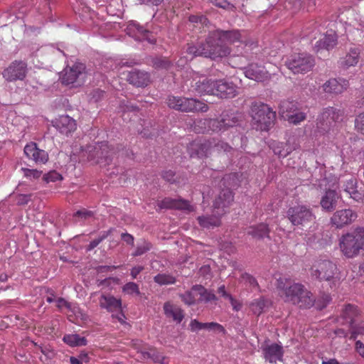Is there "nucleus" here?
<instances>
[{
	"label": "nucleus",
	"instance_id": "nucleus-45",
	"mask_svg": "<svg viewBox=\"0 0 364 364\" xmlns=\"http://www.w3.org/2000/svg\"><path fill=\"white\" fill-rule=\"evenodd\" d=\"M152 66L157 70H168L171 66V63L166 58L159 57L152 60Z\"/></svg>",
	"mask_w": 364,
	"mask_h": 364
},
{
	"label": "nucleus",
	"instance_id": "nucleus-43",
	"mask_svg": "<svg viewBox=\"0 0 364 364\" xmlns=\"http://www.w3.org/2000/svg\"><path fill=\"white\" fill-rule=\"evenodd\" d=\"M198 290H193V287L191 288L190 291H186L184 294H181L179 295L182 301L188 306L193 305L196 303L198 299L197 298Z\"/></svg>",
	"mask_w": 364,
	"mask_h": 364
},
{
	"label": "nucleus",
	"instance_id": "nucleus-52",
	"mask_svg": "<svg viewBox=\"0 0 364 364\" xmlns=\"http://www.w3.org/2000/svg\"><path fill=\"white\" fill-rule=\"evenodd\" d=\"M143 356L144 358H151L154 363H161V364L164 363V360L165 358L154 350H152L148 353H145L143 355Z\"/></svg>",
	"mask_w": 364,
	"mask_h": 364
},
{
	"label": "nucleus",
	"instance_id": "nucleus-28",
	"mask_svg": "<svg viewBox=\"0 0 364 364\" xmlns=\"http://www.w3.org/2000/svg\"><path fill=\"white\" fill-rule=\"evenodd\" d=\"M358 315V309L356 306L352 304H347L344 306L338 322L343 326H347L348 329L353 328L355 323V318Z\"/></svg>",
	"mask_w": 364,
	"mask_h": 364
},
{
	"label": "nucleus",
	"instance_id": "nucleus-36",
	"mask_svg": "<svg viewBox=\"0 0 364 364\" xmlns=\"http://www.w3.org/2000/svg\"><path fill=\"white\" fill-rule=\"evenodd\" d=\"M298 110V102L293 100H283L279 106V113L284 119Z\"/></svg>",
	"mask_w": 364,
	"mask_h": 364
},
{
	"label": "nucleus",
	"instance_id": "nucleus-24",
	"mask_svg": "<svg viewBox=\"0 0 364 364\" xmlns=\"http://www.w3.org/2000/svg\"><path fill=\"white\" fill-rule=\"evenodd\" d=\"M245 75L247 77L257 82H263L269 78V73L264 66L252 63L245 68Z\"/></svg>",
	"mask_w": 364,
	"mask_h": 364
},
{
	"label": "nucleus",
	"instance_id": "nucleus-40",
	"mask_svg": "<svg viewBox=\"0 0 364 364\" xmlns=\"http://www.w3.org/2000/svg\"><path fill=\"white\" fill-rule=\"evenodd\" d=\"M343 115V109L331 107L324 109V117L331 116V120L333 123L342 121Z\"/></svg>",
	"mask_w": 364,
	"mask_h": 364
},
{
	"label": "nucleus",
	"instance_id": "nucleus-27",
	"mask_svg": "<svg viewBox=\"0 0 364 364\" xmlns=\"http://www.w3.org/2000/svg\"><path fill=\"white\" fill-rule=\"evenodd\" d=\"M127 81L136 87H144L149 85L150 75L146 72L134 70L129 73Z\"/></svg>",
	"mask_w": 364,
	"mask_h": 364
},
{
	"label": "nucleus",
	"instance_id": "nucleus-34",
	"mask_svg": "<svg viewBox=\"0 0 364 364\" xmlns=\"http://www.w3.org/2000/svg\"><path fill=\"white\" fill-rule=\"evenodd\" d=\"M221 217L213 211L212 215L198 216L197 220L201 228L210 229L220 226Z\"/></svg>",
	"mask_w": 364,
	"mask_h": 364
},
{
	"label": "nucleus",
	"instance_id": "nucleus-64",
	"mask_svg": "<svg viewBox=\"0 0 364 364\" xmlns=\"http://www.w3.org/2000/svg\"><path fill=\"white\" fill-rule=\"evenodd\" d=\"M356 352L363 358H364V340L358 339L355 345Z\"/></svg>",
	"mask_w": 364,
	"mask_h": 364
},
{
	"label": "nucleus",
	"instance_id": "nucleus-20",
	"mask_svg": "<svg viewBox=\"0 0 364 364\" xmlns=\"http://www.w3.org/2000/svg\"><path fill=\"white\" fill-rule=\"evenodd\" d=\"M188 26L189 28H192L196 33L209 34L211 29V24L208 19L203 15H191L188 18Z\"/></svg>",
	"mask_w": 364,
	"mask_h": 364
},
{
	"label": "nucleus",
	"instance_id": "nucleus-11",
	"mask_svg": "<svg viewBox=\"0 0 364 364\" xmlns=\"http://www.w3.org/2000/svg\"><path fill=\"white\" fill-rule=\"evenodd\" d=\"M287 218L295 226H305L316 219L311 208L304 205L289 208L287 211Z\"/></svg>",
	"mask_w": 364,
	"mask_h": 364
},
{
	"label": "nucleus",
	"instance_id": "nucleus-33",
	"mask_svg": "<svg viewBox=\"0 0 364 364\" xmlns=\"http://www.w3.org/2000/svg\"><path fill=\"white\" fill-rule=\"evenodd\" d=\"M215 85V80H212L207 78L199 80L195 82V85H192L193 90L200 95H213V87Z\"/></svg>",
	"mask_w": 364,
	"mask_h": 364
},
{
	"label": "nucleus",
	"instance_id": "nucleus-44",
	"mask_svg": "<svg viewBox=\"0 0 364 364\" xmlns=\"http://www.w3.org/2000/svg\"><path fill=\"white\" fill-rule=\"evenodd\" d=\"M154 281L159 285H168L175 284L176 279L169 274H158L154 277Z\"/></svg>",
	"mask_w": 364,
	"mask_h": 364
},
{
	"label": "nucleus",
	"instance_id": "nucleus-53",
	"mask_svg": "<svg viewBox=\"0 0 364 364\" xmlns=\"http://www.w3.org/2000/svg\"><path fill=\"white\" fill-rule=\"evenodd\" d=\"M63 179L62 176L55 171H51L43 176V180L46 183L55 182Z\"/></svg>",
	"mask_w": 364,
	"mask_h": 364
},
{
	"label": "nucleus",
	"instance_id": "nucleus-60",
	"mask_svg": "<svg viewBox=\"0 0 364 364\" xmlns=\"http://www.w3.org/2000/svg\"><path fill=\"white\" fill-rule=\"evenodd\" d=\"M349 196L351 198L357 202L363 201L364 199V189H358L357 188L353 191V192H351Z\"/></svg>",
	"mask_w": 364,
	"mask_h": 364
},
{
	"label": "nucleus",
	"instance_id": "nucleus-49",
	"mask_svg": "<svg viewBox=\"0 0 364 364\" xmlns=\"http://www.w3.org/2000/svg\"><path fill=\"white\" fill-rule=\"evenodd\" d=\"M351 329L350 339L356 340L358 336H360V339L364 340V322H361L358 326L353 325Z\"/></svg>",
	"mask_w": 364,
	"mask_h": 364
},
{
	"label": "nucleus",
	"instance_id": "nucleus-47",
	"mask_svg": "<svg viewBox=\"0 0 364 364\" xmlns=\"http://www.w3.org/2000/svg\"><path fill=\"white\" fill-rule=\"evenodd\" d=\"M123 292L129 295H139L140 291L139 285L134 282H130L125 284L122 287Z\"/></svg>",
	"mask_w": 364,
	"mask_h": 364
},
{
	"label": "nucleus",
	"instance_id": "nucleus-16",
	"mask_svg": "<svg viewBox=\"0 0 364 364\" xmlns=\"http://www.w3.org/2000/svg\"><path fill=\"white\" fill-rule=\"evenodd\" d=\"M27 65L23 61H14L4 71L3 76L8 81L22 80L26 76Z\"/></svg>",
	"mask_w": 364,
	"mask_h": 364
},
{
	"label": "nucleus",
	"instance_id": "nucleus-37",
	"mask_svg": "<svg viewBox=\"0 0 364 364\" xmlns=\"http://www.w3.org/2000/svg\"><path fill=\"white\" fill-rule=\"evenodd\" d=\"M331 116L324 117V110L318 117L316 120V130L320 134L328 132L333 122L331 120Z\"/></svg>",
	"mask_w": 364,
	"mask_h": 364
},
{
	"label": "nucleus",
	"instance_id": "nucleus-26",
	"mask_svg": "<svg viewBox=\"0 0 364 364\" xmlns=\"http://www.w3.org/2000/svg\"><path fill=\"white\" fill-rule=\"evenodd\" d=\"M163 309L166 318L172 319L176 323H180L184 318L183 310L171 301L165 302Z\"/></svg>",
	"mask_w": 364,
	"mask_h": 364
},
{
	"label": "nucleus",
	"instance_id": "nucleus-7",
	"mask_svg": "<svg viewBox=\"0 0 364 364\" xmlns=\"http://www.w3.org/2000/svg\"><path fill=\"white\" fill-rule=\"evenodd\" d=\"M87 78L86 66L81 63H75L71 66H66L60 76L62 84L74 87L82 86L86 82Z\"/></svg>",
	"mask_w": 364,
	"mask_h": 364
},
{
	"label": "nucleus",
	"instance_id": "nucleus-50",
	"mask_svg": "<svg viewBox=\"0 0 364 364\" xmlns=\"http://www.w3.org/2000/svg\"><path fill=\"white\" fill-rule=\"evenodd\" d=\"M151 248V243L146 240H144L141 244H139L137 245L136 249L135 252L132 253V255L134 257L140 256L150 250Z\"/></svg>",
	"mask_w": 364,
	"mask_h": 364
},
{
	"label": "nucleus",
	"instance_id": "nucleus-61",
	"mask_svg": "<svg viewBox=\"0 0 364 364\" xmlns=\"http://www.w3.org/2000/svg\"><path fill=\"white\" fill-rule=\"evenodd\" d=\"M331 300V298L329 294H323V296L316 301L317 307L320 309L325 308Z\"/></svg>",
	"mask_w": 364,
	"mask_h": 364
},
{
	"label": "nucleus",
	"instance_id": "nucleus-23",
	"mask_svg": "<svg viewBox=\"0 0 364 364\" xmlns=\"http://www.w3.org/2000/svg\"><path fill=\"white\" fill-rule=\"evenodd\" d=\"M348 86V80L346 79L331 78L323 84V89L326 93L338 95L346 90Z\"/></svg>",
	"mask_w": 364,
	"mask_h": 364
},
{
	"label": "nucleus",
	"instance_id": "nucleus-41",
	"mask_svg": "<svg viewBox=\"0 0 364 364\" xmlns=\"http://www.w3.org/2000/svg\"><path fill=\"white\" fill-rule=\"evenodd\" d=\"M193 290H198V294L200 296L198 300L208 302L217 299L216 296L213 292L208 291L202 285H194Z\"/></svg>",
	"mask_w": 364,
	"mask_h": 364
},
{
	"label": "nucleus",
	"instance_id": "nucleus-1",
	"mask_svg": "<svg viewBox=\"0 0 364 364\" xmlns=\"http://www.w3.org/2000/svg\"><path fill=\"white\" fill-rule=\"evenodd\" d=\"M243 33L237 29H214L209 32L204 41L198 42L196 45L188 44L186 52L193 56H203L213 60L226 57L231 53L228 43H241L247 45Z\"/></svg>",
	"mask_w": 364,
	"mask_h": 364
},
{
	"label": "nucleus",
	"instance_id": "nucleus-13",
	"mask_svg": "<svg viewBox=\"0 0 364 364\" xmlns=\"http://www.w3.org/2000/svg\"><path fill=\"white\" fill-rule=\"evenodd\" d=\"M358 218L357 213L350 208L336 211L330 219L331 224L336 228H342L354 222Z\"/></svg>",
	"mask_w": 364,
	"mask_h": 364
},
{
	"label": "nucleus",
	"instance_id": "nucleus-25",
	"mask_svg": "<svg viewBox=\"0 0 364 364\" xmlns=\"http://www.w3.org/2000/svg\"><path fill=\"white\" fill-rule=\"evenodd\" d=\"M341 198L340 194L334 190H328L321 197L320 204L323 210L331 212L337 206L338 200Z\"/></svg>",
	"mask_w": 364,
	"mask_h": 364
},
{
	"label": "nucleus",
	"instance_id": "nucleus-4",
	"mask_svg": "<svg viewBox=\"0 0 364 364\" xmlns=\"http://www.w3.org/2000/svg\"><path fill=\"white\" fill-rule=\"evenodd\" d=\"M82 157H87V161H93L103 166L109 164L112 157L120 151L119 146L114 148L107 142L103 141L96 145H88L86 149H82Z\"/></svg>",
	"mask_w": 364,
	"mask_h": 364
},
{
	"label": "nucleus",
	"instance_id": "nucleus-19",
	"mask_svg": "<svg viewBox=\"0 0 364 364\" xmlns=\"http://www.w3.org/2000/svg\"><path fill=\"white\" fill-rule=\"evenodd\" d=\"M157 205L160 209H176L180 210L193 211V207L189 201L183 198H164L157 202Z\"/></svg>",
	"mask_w": 364,
	"mask_h": 364
},
{
	"label": "nucleus",
	"instance_id": "nucleus-8",
	"mask_svg": "<svg viewBox=\"0 0 364 364\" xmlns=\"http://www.w3.org/2000/svg\"><path fill=\"white\" fill-rule=\"evenodd\" d=\"M212 149H215L217 151H223L225 152H229L232 149V147L224 141L215 143V141L210 140L204 141L195 140L190 143L188 146V151L191 157L196 156L203 158L207 156Z\"/></svg>",
	"mask_w": 364,
	"mask_h": 364
},
{
	"label": "nucleus",
	"instance_id": "nucleus-58",
	"mask_svg": "<svg viewBox=\"0 0 364 364\" xmlns=\"http://www.w3.org/2000/svg\"><path fill=\"white\" fill-rule=\"evenodd\" d=\"M109 231H108L107 232H104L100 237L91 241L90 242V244L88 245L87 250L90 251V250H93L94 248H95L103 240L107 238V237L109 235Z\"/></svg>",
	"mask_w": 364,
	"mask_h": 364
},
{
	"label": "nucleus",
	"instance_id": "nucleus-2",
	"mask_svg": "<svg viewBox=\"0 0 364 364\" xmlns=\"http://www.w3.org/2000/svg\"><path fill=\"white\" fill-rule=\"evenodd\" d=\"M287 279L279 278L277 281V287L282 291L281 296H284V301L300 308L309 309L311 307L316 300L311 291H308L304 285L294 283L287 286Z\"/></svg>",
	"mask_w": 364,
	"mask_h": 364
},
{
	"label": "nucleus",
	"instance_id": "nucleus-31",
	"mask_svg": "<svg viewBox=\"0 0 364 364\" xmlns=\"http://www.w3.org/2000/svg\"><path fill=\"white\" fill-rule=\"evenodd\" d=\"M337 43V36L333 31H327L326 34L316 42L315 50L318 52L320 49L329 50L333 48Z\"/></svg>",
	"mask_w": 364,
	"mask_h": 364
},
{
	"label": "nucleus",
	"instance_id": "nucleus-18",
	"mask_svg": "<svg viewBox=\"0 0 364 364\" xmlns=\"http://www.w3.org/2000/svg\"><path fill=\"white\" fill-rule=\"evenodd\" d=\"M53 126L61 134L69 136L77 129L75 119L68 115H61L52 121Z\"/></svg>",
	"mask_w": 364,
	"mask_h": 364
},
{
	"label": "nucleus",
	"instance_id": "nucleus-62",
	"mask_svg": "<svg viewBox=\"0 0 364 364\" xmlns=\"http://www.w3.org/2000/svg\"><path fill=\"white\" fill-rule=\"evenodd\" d=\"M31 198V194H18L16 197V203L18 205H24L30 201Z\"/></svg>",
	"mask_w": 364,
	"mask_h": 364
},
{
	"label": "nucleus",
	"instance_id": "nucleus-39",
	"mask_svg": "<svg viewBox=\"0 0 364 364\" xmlns=\"http://www.w3.org/2000/svg\"><path fill=\"white\" fill-rule=\"evenodd\" d=\"M56 306L58 307V309L60 310V311H62L63 309L65 308L67 309L69 311L75 314H80L81 316H82V318H85V315H82V314L80 312V309L72 304L71 303L67 301L65 299L62 298V297H59L56 299Z\"/></svg>",
	"mask_w": 364,
	"mask_h": 364
},
{
	"label": "nucleus",
	"instance_id": "nucleus-35",
	"mask_svg": "<svg viewBox=\"0 0 364 364\" xmlns=\"http://www.w3.org/2000/svg\"><path fill=\"white\" fill-rule=\"evenodd\" d=\"M360 50L357 48H350L346 56L341 60V65L345 68L355 66L360 60Z\"/></svg>",
	"mask_w": 364,
	"mask_h": 364
},
{
	"label": "nucleus",
	"instance_id": "nucleus-42",
	"mask_svg": "<svg viewBox=\"0 0 364 364\" xmlns=\"http://www.w3.org/2000/svg\"><path fill=\"white\" fill-rule=\"evenodd\" d=\"M267 303V301L266 299L260 297L253 300L250 304V308L254 314L259 316L263 312Z\"/></svg>",
	"mask_w": 364,
	"mask_h": 364
},
{
	"label": "nucleus",
	"instance_id": "nucleus-3",
	"mask_svg": "<svg viewBox=\"0 0 364 364\" xmlns=\"http://www.w3.org/2000/svg\"><path fill=\"white\" fill-rule=\"evenodd\" d=\"M341 253L347 258H354L364 253V228H356L341 235L338 240Z\"/></svg>",
	"mask_w": 364,
	"mask_h": 364
},
{
	"label": "nucleus",
	"instance_id": "nucleus-5",
	"mask_svg": "<svg viewBox=\"0 0 364 364\" xmlns=\"http://www.w3.org/2000/svg\"><path fill=\"white\" fill-rule=\"evenodd\" d=\"M311 275L319 281L329 282L331 287H335L339 281L337 265L329 259L316 260L310 269Z\"/></svg>",
	"mask_w": 364,
	"mask_h": 364
},
{
	"label": "nucleus",
	"instance_id": "nucleus-46",
	"mask_svg": "<svg viewBox=\"0 0 364 364\" xmlns=\"http://www.w3.org/2000/svg\"><path fill=\"white\" fill-rule=\"evenodd\" d=\"M306 118V115L303 112H299V110L293 112L291 114V115H289V117L287 118V120L293 124H299L301 122H304Z\"/></svg>",
	"mask_w": 364,
	"mask_h": 364
},
{
	"label": "nucleus",
	"instance_id": "nucleus-22",
	"mask_svg": "<svg viewBox=\"0 0 364 364\" xmlns=\"http://www.w3.org/2000/svg\"><path fill=\"white\" fill-rule=\"evenodd\" d=\"M181 104L180 105L179 111L183 112H205L208 110V106L205 102L200 100L188 98L183 97L182 100H180Z\"/></svg>",
	"mask_w": 364,
	"mask_h": 364
},
{
	"label": "nucleus",
	"instance_id": "nucleus-32",
	"mask_svg": "<svg viewBox=\"0 0 364 364\" xmlns=\"http://www.w3.org/2000/svg\"><path fill=\"white\" fill-rule=\"evenodd\" d=\"M269 225L266 223H259L257 225L250 226L247 230V234L257 240L269 238Z\"/></svg>",
	"mask_w": 364,
	"mask_h": 364
},
{
	"label": "nucleus",
	"instance_id": "nucleus-29",
	"mask_svg": "<svg viewBox=\"0 0 364 364\" xmlns=\"http://www.w3.org/2000/svg\"><path fill=\"white\" fill-rule=\"evenodd\" d=\"M190 329L192 332H197L202 329L213 331L223 334L225 333V328L220 323L216 322L201 323L196 319H192L189 324Z\"/></svg>",
	"mask_w": 364,
	"mask_h": 364
},
{
	"label": "nucleus",
	"instance_id": "nucleus-21",
	"mask_svg": "<svg viewBox=\"0 0 364 364\" xmlns=\"http://www.w3.org/2000/svg\"><path fill=\"white\" fill-rule=\"evenodd\" d=\"M23 151L28 159L33 160L36 164H46L48 160V153L38 149L37 144L34 142L26 144Z\"/></svg>",
	"mask_w": 364,
	"mask_h": 364
},
{
	"label": "nucleus",
	"instance_id": "nucleus-12",
	"mask_svg": "<svg viewBox=\"0 0 364 364\" xmlns=\"http://www.w3.org/2000/svg\"><path fill=\"white\" fill-rule=\"evenodd\" d=\"M261 349L266 362L270 364H277L278 361H283L284 349L282 346L265 341L262 345Z\"/></svg>",
	"mask_w": 364,
	"mask_h": 364
},
{
	"label": "nucleus",
	"instance_id": "nucleus-54",
	"mask_svg": "<svg viewBox=\"0 0 364 364\" xmlns=\"http://www.w3.org/2000/svg\"><path fill=\"white\" fill-rule=\"evenodd\" d=\"M24 176L30 179H37L41 177L42 171L37 169L22 168Z\"/></svg>",
	"mask_w": 364,
	"mask_h": 364
},
{
	"label": "nucleus",
	"instance_id": "nucleus-17",
	"mask_svg": "<svg viewBox=\"0 0 364 364\" xmlns=\"http://www.w3.org/2000/svg\"><path fill=\"white\" fill-rule=\"evenodd\" d=\"M127 33L136 41H146L151 44L156 42V38L153 34L136 22H132L128 25Z\"/></svg>",
	"mask_w": 364,
	"mask_h": 364
},
{
	"label": "nucleus",
	"instance_id": "nucleus-59",
	"mask_svg": "<svg viewBox=\"0 0 364 364\" xmlns=\"http://www.w3.org/2000/svg\"><path fill=\"white\" fill-rule=\"evenodd\" d=\"M105 92L100 89H95L90 93V99L95 102L100 101L105 97Z\"/></svg>",
	"mask_w": 364,
	"mask_h": 364
},
{
	"label": "nucleus",
	"instance_id": "nucleus-57",
	"mask_svg": "<svg viewBox=\"0 0 364 364\" xmlns=\"http://www.w3.org/2000/svg\"><path fill=\"white\" fill-rule=\"evenodd\" d=\"M241 278L243 282L248 284L250 287L255 288L258 287V283L255 277L247 273H244L242 274Z\"/></svg>",
	"mask_w": 364,
	"mask_h": 364
},
{
	"label": "nucleus",
	"instance_id": "nucleus-63",
	"mask_svg": "<svg viewBox=\"0 0 364 364\" xmlns=\"http://www.w3.org/2000/svg\"><path fill=\"white\" fill-rule=\"evenodd\" d=\"M161 176L164 180L171 183H174L176 182V180L175 179V173L171 170L163 172Z\"/></svg>",
	"mask_w": 364,
	"mask_h": 364
},
{
	"label": "nucleus",
	"instance_id": "nucleus-56",
	"mask_svg": "<svg viewBox=\"0 0 364 364\" xmlns=\"http://www.w3.org/2000/svg\"><path fill=\"white\" fill-rule=\"evenodd\" d=\"M357 188V181L355 178H351L344 185V191L347 193L348 195L350 194L351 192H353L354 190Z\"/></svg>",
	"mask_w": 364,
	"mask_h": 364
},
{
	"label": "nucleus",
	"instance_id": "nucleus-15",
	"mask_svg": "<svg viewBox=\"0 0 364 364\" xmlns=\"http://www.w3.org/2000/svg\"><path fill=\"white\" fill-rule=\"evenodd\" d=\"M233 194L230 189L223 190L213 203V210L218 215L223 216L228 211L233 201Z\"/></svg>",
	"mask_w": 364,
	"mask_h": 364
},
{
	"label": "nucleus",
	"instance_id": "nucleus-14",
	"mask_svg": "<svg viewBox=\"0 0 364 364\" xmlns=\"http://www.w3.org/2000/svg\"><path fill=\"white\" fill-rule=\"evenodd\" d=\"M238 87L226 80H215L213 95L221 99L233 98L237 95Z\"/></svg>",
	"mask_w": 364,
	"mask_h": 364
},
{
	"label": "nucleus",
	"instance_id": "nucleus-48",
	"mask_svg": "<svg viewBox=\"0 0 364 364\" xmlns=\"http://www.w3.org/2000/svg\"><path fill=\"white\" fill-rule=\"evenodd\" d=\"M354 127L358 133L364 136V111L355 117Z\"/></svg>",
	"mask_w": 364,
	"mask_h": 364
},
{
	"label": "nucleus",
	"instance_id": "nucleus-9",
	"mask_svg": "<svg viewBox=\"0 0 364 364\" xmlns=\"http://www.w3.org/2000/svg\"><path fill=\"white\" fill-rule=\"evenodd\" d=\"M241 118L242 115L239 113L224 112L220 119H205L203 124L208 127V130L224 132L230 127L237 126Z\"/></svg>",
	"mask_w": 364,
	"mask_h": 364
},
{
	"label": "nucleus",
	"instance_id": "nucleus-10",
	"mask_svg": "<svg viewBox=\"0 0 364 364\" xmlns=\"http://www.w3.org/2000/svg\"><path fill=\"white\" fill-rule=\"evenodd\" d=\"M314 58L307 53H294L286 61L287 67L294 74H304L312 70Z\"/></svg>",
	"mask_w": 364,
	"mask_h": 364
},
{
	"label": "nucleus",
	"instance_id": "nucleus-6",
	"mask_svg": "<svg viewBox=\"0 0 364 364\" xmlns=\"http://www.w3.org/2000/svg\"><path fill=\"white\" fill-rule=\"evenodd\" d=\"M252 117L255 128L267 132L274 123L276 112L266 104L255 103L252 107Z\"/></svg>",
	"mask_w": 364,
	"mask_h": 364
},
{
	"label": "nucleus",
	"instance_id": "nucleus-51",
	"mask_svg": "<svg viewBox=\"0 0 364 364\" xmlns=\"http://www.w3.org/2000/svg\"><path fill=\"white\" fill-rule=\"evenodd\" d=\"M182 98L183 97H178L173 95L168 96L167 98V105L168 107L179 111L180 105L181 104V101L180 100H182Z\"/></svg>",
	"mask_w": 364,
	"mask_h": 364
},
{
	"label": "nucleus",
	"instance_id": "nucleus-55",
	"mask_svg": "<svg viewBox=\"0 0 364 364\" xmlns=\"http://www.w3.org/2000/svg\"><path fill=\"white\" fill-rule=\"evenodd\" d=\"M93 216L94 213L92 211L85 208L77 210L74 214V217H77L81 220H87L88 218H92Z\"/></svg>",
	"mask_w": 364,
	"mask_h": 364
},
{
	"label": "nucleus",
	"instance_id": "nucleus-38",
	"mask_svg": "<svg viewBox=\"0 0 364 364\" xmlns=\"http://www.w3.org/2000/svg\"><path fill=\"white\" fill-rule=\"evenodd\" d=\"M63 341L71 347L85 346L87 343L85 337H80L77 334H66L63 336Z\"/></svg>",
	"mask_w": 364,
	"mask_h": 364
},
{
	"label": "nucleus",
	"instance_id": "nucleus-30",
	"mask_svg": "<svg viewBox=\"0 0 364 364\" xmlns=\"http://www.w3.org/2000/svg\"><path fill=\"white\" fill-rule=\"evenodd\" d=\"M100 306L109 312L119 311L122 309V300L112 295L102 294L99 299Z\"/></svg>",
	"mask_w": 364,
	"mask_h": 364
}]
</instances>
